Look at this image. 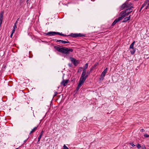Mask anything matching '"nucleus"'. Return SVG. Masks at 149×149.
I'll return each mask as SVG.
<instances>
[{
	"mask_svg": "<svg viewBox=\"0 0 149 149\" xmlns=\"http://www.w3.org/2000/svg\"><path fill=\"white\" fill-rule=\"evenodd\" d=\"M56 49L58 52L67 55L69 54L70 52H72L73 50L72 49L68 47H57Z\"/></svg>",
	"mask_w": 149,
	"mask_h": 149,
	"instance_id": "f257e3e1",
	"label": "nucleus"
},
{
	"mask_svg": "<svg viewBox=\"0 0 149 149\" xmlns=\"http://www.w3.org/2000/svg\"><path fill=\"white\" fill-rule=\"evenodd\" d=\"M88 77V75H86V73H82L79 80V83L77 88V91L79 90L80 87L84 83Z\"/></svg>",
	"mask_w": 149,
	"mask_h": 149,
	"instance_id": "f03ea898",
	"label": "nucleus"
},
{
	"mask_svg": "<svg viewBox=\"0 0 149 149\" xmlns=\"http://www.w3.org/2000/svg\"><path fill=\"white\" fill-rule=\"evenodd\" d=\"M133 8L132 3L130 2H126L121 6V10H123L125 8L129 9Z\"/></svg>",
	"mask_w": 149,
	"mask_h": 149,
	"instance_id": "7ed1b4c3",
	"label": "nucleus"
},
{
	"mask_svg": "<svg viewBox=\"0 0 149 149\" xmlns=\"http://www.w3.org/2000/svg\"><path fill=\"white\" fill-rule=\"evenodd\" d=\"M45 34L46 36H53L57 34L61 36H66V35L62 34V33L56 32H49L48 33H45Z\"/></svg>",
	"mask_w": 149,
	"mask_h": 149,
	"instance_id": "20e7f679",
	"label": "nucleus"
},
{
	"mask_svg": "<svg viewBox=\"0 0 149 149\" xmlns=\"http://www.w3.org/2000/svg\"><path fill=\"white\" fill-rule=\"evenodd\" d=\"M126 15H128L126 11L125 10L122 11L120 14V16L118 17V18L120 20L125 17Z\"/></svg>",
	"mask_w": 149,
	"mask_h": 149,
	"instance_id": "39448f33",
	"label": "nucleus"
},
{
	"mask_svg": "<svg viewBox=\"0 0 149 149\" xmlns=\"http://www.w3.org/2000/svg\"><path fill=\"white\" fill-rule=\"evenodd\" d=\"M70 60L72 62L75 66H77L78 64L79 63V61L76 60L75 58H73L71 57Z\"/></svg>",
	"mask_w": 149,
	"mask_h": 149,
	"instance_id": "423d86ee",
	"label": "nucleus"
},
{
	"mask_svg": "<svg viewBox=\"0 0 149 149\" xmlns=\"http://www.w3.org/2000/svg\"><path fill=\"white\" fill-rule=\"evenodd\" d=\"M70 80L69 79L64 80L63 79L61 83V86H66L68 83L69 82Z\"/></svg>",
	"mask_w": 149,
	"mask_h": 149,
	"instance_id": "0eeeda50",
	"label": "nucleus"
},
{
	"mask_svg": "<svg viewBox=\"0 0 149 149\" xmlns=\"http://www.w3.org/2000/svg\"><path fill=\"white\" fill-rule=\"evenodd\" d=\"M70 36L73 37H81L84 36L81 33H71Z\"/></svg>",
	"mask_w": 149,
	"mask_h": 149,
	"instance_id": "6e6552de",
	"label": "nucleus"
},
{
	"mask_svg": "<svg viewBox=\"0 0 149 149\" xmlns=\"http://www.w3.org/2000/svg\"><path fill=\"white\" fill-rule=\"evenodd\" d=\"M88 63H86L85 64V65L83 68V72L82 73H86V70L88 68Z\"/></svg>",
	"mask_w": 149,
	"mask_h": 149,
	"instance_id": "1a4fd4ad",
	"label": "nucleus"
},
{
	"mask_svg": "<svg viewBox=\"0 0 149 149\" xmlns=\"http://www.w3.org/2000/svg\"><path fill=\"white\" fill-rule=\"evenodd\" d=\"M107 68H106V69H105L104 71L102 72L101 76H102V77H104L105 76V75L107 72Z\"/></svg>",
	"mask_w": 149,
	"mask_h": 149,
	"instance_id": "9d476101",
	"label": "nucleus"
},
{
	"mask_svg": "<svg viewBox=\"0 0 149 149\" xmlns=\"http://www.w3.org/2000/svg\"><path fill=\"white\" fill-rule=\"evenodd\" d=\"M56 41V42H59L61 43H69V42L68 41H63L61 40H55Z\"/></svg>",
	"mask_w": 149,
	"mask_h": 149,
	"instance_id": "9b49d317",
	"label": "nucleus"
},
{
	"mask_svg": "<svg viewBox=\"0 0 149 149\" xmlns=\"http://www.w3.org/2000/svg\"><path fill=\"white\" fill-rule=\"evenodd\" d=\"M120 21V19H119L118 18L115 20L112 24V26H113L117 22Z\"/></svg>",
	"mask_w": 149,
	"mask_h": 149,
	"instance_id": "f8f14e48",
	"label": "nucleus"
},
{
	"mask_svg": "<svg viewBox=\"0 0 149 149\" xmlns=\"http://www.w3.org/2000/svg\"><path fill=\"white\" fill-rule=\"evenodd\" d=\"M130 17L131 15H130L128 17L125 18L124 20L122 21V22H126L130 20Z\"/></svg>",
	"mask_w": 149,
	"mask_h": 149,
	"instance_id": "ddd939ff",
	"label": "nucleus"
},
{
	"mask_svg": "<svg viewBox=\"0 0 149 149\" xmlns=\"http://www.w3.org/2000/svg\"><path fill=\"white\" fill-rule=\"evenodd\" d=\"M125 11H126L127 13V15H128L129 14L132 12V8H130L129 9H126Z\"/></svg>",
	"mask_w": 149,
	"mask_h": 149,
	"instance_id": "4468645a",
	"label": "nucleus"
},
{
	"mask_svg": "<svg viewBox=\"0 0 149 149\" xmlns=\"http://www.w3.org/2000/svg\"><path fill=\"white\" fill-rule=\"evenodd\" d=\"M38 127V126L36 127H35L33 129H32L31 131L30 132V134H31L35 132L37 129Z\"/></svg>",
	"mask_w": 149,
	"mask_h": 149,
	"instance_id": "2eb2a0df",
	"label": "nucleus"
},
{
	"mask_svg": "<svg viewBox=\"0 0 149 149\" xmlns=\"http://www.w3.org/2000/svg\"><path fill=\"white\" fill-rule=\"evenodd\" d=\"M130 52H131V53L132 54H134L135 52V49H134V48L131 49H130Z\"/></svg>",
	"mask_w": 149,
	"mask_h": 149,
	"instance_id": "dca6fc26",
	"label": "nucleus"
},
{
	"mask_svg": "<svg viewBox=\"0 0 149 149\" xmlns=\"http://www.w3.org/2000/svg\"><path fill=\"white\" fill-rule=\"evenodd\" d=\"M135 43V41H134L130 45V49H131L134 48V45Z\"/></svg>",
	"mask_w": 149,
	"mask_h": 149,
	"instance_id": "f3484780",
	"label": "nucleus"
},
{
	"mask_svg": "<svg viewBox=\"0 0 149 149\" xmlns=\"http://www.w3.org/2000/svg\"><path fill=\"white\" fill-rule=\"evenodd\" d=\"M17 28V25H14L13 27V29L12 30V32H13V33H14L15 31V29Z\"/></svg>",
	"mask_w": 149,
	"mask_h": 149,
	"instance_id": "a211bd4d",
	"label": "nucleus"
},
{
	"mask_svg": "<svg viewBox=\"0 0 149 149\" xmlns=\"http://www.w3.org/2000/svg\"><path fill=\"white\" fill-rule=\"evenodd\" d=\"M147 3V2H145L142 5V8H143L146 5Z\"/></svg>",
	"mask_w": 149,
	"mask_h": 149,
	"instance_id": "6ab92c4d",
	"label": "nucleus"
},
{
	"mask_svg": "<svg viewBox=\"0 0 149 149\" xmlns=\"http://www.w3.org/2000/svg\"><path fill=\"white\" fill-rule=\"evenodd\" d=\"M42 136L40 135V136H38V142H39L40 141V139L41 138Z\"/></svg>",
	"mask_w": 149,
	"mask_h": 149,
	"instance_id": "aec40b11",
	"label": "nucleus"
},
{
	"mask_svg": "<svg viewBox=\"0 0 149 149\" xmlns=\"http://www.w3.org/2000/svg\"><path fill=\"white\" fill-rule=\"evenodd\" d=\"M63 149H69V148L64 144L63 146Z\"/></svg>",
	"mask_w": 149,
	"mask_h": 149,
	"instance_id": "412c9836",
	"label": "nucleus"
},
{
	"mask_svg": "<svg viewBox=\"0 0 149 149\" xmlns=\"http://www.w3.org/2000/svg\"><path fill=\"white\" fill-rule=\"evenodd\" d=\"M137 147L138 149H140L141 148V146L139 144H138L137 145Z\"/></svg>",
	"mask_w": 149,
	"mask_h": 149,
	"instance_id": "4be33fe9",
	"label": "nucleus"
},
{
	"mask_svg": "<svg viewBox=\"0 0 149 149\" xmlns=\"http://www.w3.org/2000/svg\"><path fill=\"white\" fill-rule=\"evenodd\" d=\"M144 136L145 137H149V135H148L147 134H145L144 135Z\"/></svg>",
	"mask_w": 149,
	"mask_h": 149,
	"instance_id": "5701e85b",
	"label": "nucleus"
},
{
	"mask_svg": "<svg viewBox=\"0 0 149 149\" xmlns=\"http://www.w3.org/2000/svg\"><path fill=\"white\" fill-rule=\"evenodd\" d=\"M3 13H1L0 14V17H3Z\"/></svg>",
	"mask_w": 149,
	"mask_h": 149,
	"instance_id": "b1692460",
	"label": "nucleus"
},
{
	"mask_svg": "<svg viewBox=\"0 0 149 149\" xmlns=\"http://www.w3.org/2000/svg\"><path fill=\"white\" fill-rule=\"evenodd\" d=\"M142 148L143 149H146V147L145 145H142Z\"/></svg>",
	"mask_w": 149,
	"mask_h": 149,
	"instance_id": "393cba45",
	"label": "nucleus"
},
{
	"mask_svg": "<svg viewBox=\"0 0 149 149\" xmlns=\"http://www.w3.org/2000/svg\"><path fill=\"white\" fill-rule=\"evenodd\" d=\"M104 77H102V76H100V80H103V78H104Z\"/></svg>",
	"mask_w": 149,
	"mask_h": 149,
	"instance_id": "a878e982",
	"label": "nucleus"
},
{
	"mask_svg": "<svg viewBox=\"0 0 149 149\" xmlns=\"http://www.w3.org/2000/svg\"><path fill=\"white\" fill-rule=\"evenodd\" d=\"M44 132V131L43 130H42L41 131L40 135L42 136Z\"/></svg>",
	"mask_w": 149,
	"mask_h": 149,
	"instance_id": "bb28decb",
	"label": "nucleus"
},
{
	"mask_svg": "<svg viewBox=\"0 0 149 149\" xmlns=\"http://www.w3.org/2000/svg\"><path fill=\"white\" fill-rule=\"evenodd\" d=\"M130 144L131 146H132L134 147L135 146V145L133 143H130Z\"/></svg>",
	"mask_w": 149,
	"mask_h": 149,
	"instance_id": "cd10ccee",
	"label": "nucleus"
},
{
	"mask_svg": "<svg viewBox=\"0 0 149 149\" xmlns=\"http://www.w3.org/2000/svg\"><path fill=\"white\" fill-rule=\"evenodd\" d=\"M14 33H13V32H12V33H11L10 35V37L11 38H12V36H13V34Z\"/></svg>",
	"mask_w": 149,
	"mask_h": 149,
	"instance_id": "c85d7f7f",
	"label": "nucleus"
},
{
	"mask_svg": "<svg viewBox=\"0 0 149 149\" xmlns=\"http://www.w3.org/2000/svg\"><path fill=\"white\" fill-rule=\"evenodd\" d=\"M140 131L142 132H144L145 130L143 129H142L140 130Z\"/></svg>",
	"mask_w": 149,
	"mask_h": 149,
	"instance_id": "c756f323",
	"label": "nucleus"
},
{
	"mask_svg": "<svg viewBox=\"0 0 149 149\" xmlns=\"http://www.w3.org/2000/svg\"><path fill=\"white\" fill-rule=\"evenodd\" d=\"M58 92H55V94L54 96H56L58 94Z\"/></svg>",
	"mask_w": 149,
	"mask_h": 149,
	"instance_id": "7c9ffc66",
	"label": "nucleus"
},
{
	"mask_svg": "<svg viewBox=\"0 0 149 149\" xmlns=\"http://www.w3.org/2000/svg\"><path fill=\"white\" fill-rule=\"evenodd\" d=\"M90 74V72H87V73L86 74V75H89Z\"/></svg>",
	"mask_w": 149,
	"mask_h": 149,
	"instance_id": "2f4dec72",
	"label": "nucleus"
},
{
	"mask_svg": "<svg viewBox=\"0 0 149 149\" xmlns=\"http://www.w3.org/2000/svg\"><path fill=\"white\" fill-rule=\"evenodd\" d=\"M2 21H3L2 20H0V24H2Z\"/></svg>",
	"mask_w": 149,
	"mask_h": 149,
	"instance_id": "473e14b6",
	"label": "nucleus"
},
{
	"mask_svg": "<svg viewBox=\"0 0 149 149\" xmlns=\"http://www.w3.org/2000/svg\"><path fill=\"white\" fill-rule=\"evenodd\" d=\"M17 21L15 22V23L14 25H16L17 24Z\"/></svg>",
	"mask_w": 149,
	"mask_h": 149,
	"instance_id": "72a5a7b5",
	"label": "nucleus"
},
{
	"mask_svg": "<svg viewBox=\"0 0 149 149\" xmlns=\"http://www.w3.org/2000/svg\"><path fill=\"white\" fill-rule=\"evenodd\" d=\"M68 65L70 67H71V66H72V65L71 64H70V63H69L68 64Z\"/></svg>",
	"mask_w": 149,
	"mask_h": 149,
	"instance_id": "f704fd0d",
	"label": "nucleus"
},
{
	"mask_svg": "<svg viewBox=\"0 0 149 149\" xmlns=\"http://www.w3.org/2000/svg\"><path fill=\"white\" fill-rule=\"evenodd\" d=\"M3 17H0V20H3Z\"/></svg>",
	"mask_w": 149,
	"mask_h": 149,
	"instance_id": "c9c22d12",
	"label": "nucleus"
},
{
	"mask_svg": "<svg viewBox=\"0 0 149 149\" xmlns=\"http://www.w3.org/2000/svg\"><path fill=\"white\" fill-rule=\"evenodd\" d=\"M92 70H93V68H91L90 69V72L92 71Z\"/></svg>",
	"mask_w": 149,
	"mask_h": 149,
	"instance_id": "e433bc0d",
	"label": "nucleus"
},
{
	"mask_svg": "<svg viewBox=\"0 0 149 149\" xmlns=\"http://www.w3.org/2000/svg\"><path fill=\"white\" fill-rule=\"evenodd\" d=\"M149 6V2L148 3L147 7H148Z\"/></svg>",
	"mask_w": 149,
	"mask_h": 149,
	"instance_id": "4c0bfd02",
	"label": "nucleus"
},
{
	"mask_svg": "<svg viewBox=\"0 0 149 149\" xmlns=\"http://www.w3.org/2000/svg\"><path fill=\"white\" fill-rule=\"evenodd\" d=\"M146 2H149V0H146Z\"/></svg>",
	"mask_w": 149,
	"mask_h": 149,
	"instance_id": "58836bf2",
	"label": "nucleus"
},
{
	"mask_svg": "<svg viewBox=\"0 0 149 149\" xmlns=\"http://www.w3.org/2000/svg\"><path fill=\"white\" fill-rule=\"evenodd\" d=\"M142 8H142V7H141V8L140 10V11H141V10H142Z\"/></svg>",
	"mask_w": 149,
	"mask_h": 149,
	"instance_id": "ea45409f",
	"label": "nucleus"
},
{
	"mask_svg": "<svg viewBox=\"0 0 149 149\" xmlns=\"http://www.w3.org/2000/svg\"><path fill=\"white\" fill-rule=\"evenodd\" d=\"M148 8V7H147H147H146V9H147Z\"/></svg>",
	"mask_w": 149,
	"mask_h": 149,
	"instance_id": "a19ab883",
	"label": "nucleus"
},
{
	"mask_svg": "<svg viewBox=\"0 0 149 149\" xmlns=\"http://www.w3.org/2000/svg\"><path fill=\"white\" fill-rule=\"evenodd\" d=\"M80 68H81V69L82 68V67H80Z\"/></svg>",
	"mask_w": 149,
	"mask_h": 149,
	"instance_id": "79ce46f5",
	"label": "nucleus"
},
{
	"mask_svg": "<svg viewBox=\"0 0 149 149\" xmlns=\"http://www.w3.org/2000/svg\"><path fill=\"white\" fill-rule=\"evenodd\" d=\"M96 66V65H95L94 66H95H95Z\"/></svg>",
	"mask_w": 149,
	"mask_h": 149,
	"instance_id": "37998d69",
	"label": "nucleus"
},
{
	"mask_svg": "<svg viewBox=\"0 0 149 149\" xmlns=\"http://www.w3.org/2000/svg\"><path fill=\"white\" fill-rule=\"evenodd\" d=\"M135 1H138V0H134Z\"/></svg>",
	"mask_w": 149,
	"mask_h": 149,
	"instance_id": "c03bdc74",
	"label": "nucleus"
}]
</instances>
